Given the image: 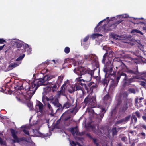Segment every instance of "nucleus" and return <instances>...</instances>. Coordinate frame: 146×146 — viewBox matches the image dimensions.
<instances>
[{
    "label": "nucleus",
    "mask_w": 146,
    "mask_h": 146,
    "mask_svg": "<svg viewBox=\"0 0 146 146\" xmlns=\"http://www.w3.org/2000/svg\"><path fill=\"white\" fill-rule=\"evenodd\" d=\"M48 76H45L43 78L35 80L31 83L26 85L25 87L23 86L21 82H17L14 86L15 89L18 91L19 94L23 95L26 100L31 99L38 88L40 86L45 85L47 84L45 82L46 80L50 79Z\"/></svg>",
    "instance_id": "f257e3e1"
},
{
    "label": "nucleus",
    "mask_w": 146,
    "mask_h": 146,
    "mask_svg": "<svg viewBox=\"0 0 146 146\" xmlns=\"http://www.w3.org/2000/svg\"><path fill=\"white\" fill-rule=\"evenodd\" d=\"M113 52L111 50H107L103 56L102 62L104 64V72L107 73H109V76L110 75L115 76L117 69H119V71L125 68L126 66L122 61H117L115 63L116 68L117 70L115 69L113 71V66L111 63V58L113 56Z\"/></svg>",
    "instance_id": "f03ea898"
},
{
    "label": "nucleus",
    "mask_w": 146,
    "mask_h": 146,
    "mask_svg": "<svg viewBox=\"0 0 146 146\" xmlns=\"http://www.w3.org/2000/svg\"><path fill=\"white\" fill-rule=\"evenodd\" d=\"M63 78V76H59L55 83H50V84L51 86L48 88L46 92L51 91L53 92H56L62 82Z\"/></svg>",
    "instance_id": "7ed1b4c3"
},
{
    "label": "nucleus",
    "mask_w": 146,
    "mask_h": 146,
    "mask_svg": "<svg viewBox=\"0 0 146 146\" xmlns=\"http://www.w3.org/2000/svg\"><path fill=\"white\" fill-rule=\"evenodd\" d=\"M83 102L86 105L88 104V107L90 108H95L96 106V97L91 96L90 94L85 98Z\"/></svg>",
    "instance_id": "20e7f679"
},
{
    "label": "nucleus",
    "mask_w": 146,
    "mask_h": 146,
    "mask_svg": "<svg viewBox=\"0 0 146 146\" xmlns=\"http://www.w3.org/2000/svg\"><path fill=\"white\" fill-rule=\"evenodd\" d=\"M80 85L82 86H84L87 93L90 94H92L94 90H96L98 87L96 84L93 82H90L87 84L85 83H81Z\"/></svg>",
    "instance_id": "39448f33"
},
{
    "label": "nucleus",
    "mask_w": 146,
    "mask_h": 146,
    "mask_svg": "<svg viewBox=\"0 0 146 146\" xmlns=\"http://www.w3.org/2000/svg\"><path fill=\"white\" fill-rule=\"evenodd\" d=\"M10 130L11 131V136L13 138L12 141L14 143H19L20 142L23 141H26V139L24 137L19 138L17 135V131L13 129H10Z\"/></svg>",
    "instance_id": "423d86ee"
},
{
    "label": "nucleus",
    "mask_w": 146,
    "mask_h": 146,
    "mask_svg": "<svg viewBox=\"0 0 146 146\" xmlns=\"http://www.w3.org/2000/svg\"><path fill=\"white\" fill-rule=\"evenodd\" d=\"M92 73H88L84 75V79H81L82 77H79L77 78L76 79V81L77 82H79V83L80 84L82 83V82H90L92 80V77L93 74V72L92 70Z\"/></svg>",
    "instance_id": "0eeeda50"
},
{
    "label": "nucleus",
    "mask_w": 146,
    "mask_h": 146,
    "mask_svg": "<svg viewBox=\"0 0 146 146\" xmlns=\"http://www.w3.org/2000/svg\"><path fill=\"white\" fill-rule=\"evenodd\" d=\"M74 99L71 98L69 99L67 98V102L64 104L63 106H61L60 108H58L57 110V111H62L65 108H68L72 106H73V105L74 102Z\"/></svg>",
    "instance_id": "6e6552de"
},
{
    "label": "nucleus",
    "mask_w": 146,
    "mask_h": 146,
    "mask_svg": "<svg viewBox=\"0 0 146 146\" xmlns=\"http://www.w3.org/2000/svg\"><path fill=\"white\" fill-rule=\"evenodd\" d=\"M88 73H92V70L89 68H86L82 66L79 67L78 70L76 72V73L80 76L82 75H84Z\"/></svg>",
    "instance_id": "1a4fd4ad"
},
{
    "label": "nucleus",
    "mask_w": 146,
    "mask_h": 146,
    "mask_svg": "<svg viewBox=\"0 0 146 146\" xmlns=\"http://www.w3.org/2000/svg\"><path fill=\"white\" fill-rule=\"evenodd\" d=\"M126 71L127 74H130L131 75H141L145 74L144 72L139 73L138 72V68H132L130 69L126 68Z\"/></svg>",
    "instance_id": "9d476101"
},
{
    "label": "nucleus",
    "mask_w": 146,
    "mask_h": 146,
    "mask_svg": "<svg viewBox=\"0 0 146 146\" xmlns=\"http://www.w3.org/2000/svg\"><path fill=\"white\" fill-rule=\"evenodd\" d=\"M112 97L108 93L106 94L103 98L104 103L105 106L108 107L112 101Z\"/></svg>",
    "instance_id": "9b49d317"
},
{
    "label": "nucleus",
    "mask_w": 146,
    "mask_h": 146,
    "mask_svg": "<svg viewBox=\"0 0 146 146\" xmlns=\"http://www.w3.org/2000/svg\"><path fill=\"white\" fill-rule=\"evenodd\" d=\"M78 84H76L74 85H72L70 87V88L68 90L69 92L70 93H72L75 91L77 90H82V88L80 85V84L79 82H77Z\"/></svg>",
    "instance_id": "f8f14e48"
},
{
    "label": "nucleus",
    "mask_w": 146,
    "mask_h": 146,
    "mask_svg": "<svg viewBox=\"0 0 146 146\" xmlns=\"http://www.w3.org/2000/svg\"><path fill=\"white\" fill-rule=\"evenodd\" d=\"M131 117L130 115H129L125 118H122L119 120L116 121V124H125L129 121Z\"/></svg>",
    "instance_id": "ddd939ff"
},
{
    "label": "nucleus",
    "mask_w": 146,
    "mask_h": 146,
    "mask_svg": "<svg viewBox=\"0 0 146 146\" xmlns=\"http://www.w3.org/2000/svg\"><path fill=\"white\" fill-rule=\"evenodd\" d=\"M130 102H124V103L121 105V106L119 108L120 111L122 113H125L128 108V103H130Z\"/></svg>",
    "instance_id": "4468645a"
},
{
    "label": "nucleus",
    "mask_w": 146,
    "mask_h": 146,
    "mask_svg": "<svg viewBox=\"0 0 146 146\" xmlns=\"http://www.w3.org/2000/svg\"><path fill=\"white\" fill-rule=\"evenodd\" d=\"M67 84L64 83L61 87L60 90L57 92V95L60 96L61 95H64L66 92V88Z\"/></svg>",
    "instance_id": "2eb2a0df"
},
{
    "label": "nucleus",
    "mask_w": 146,
    "mask_h": 146,
    "mask_svg": "<svg viewBox=\"0 0 146 146\" xmlns=\"http://www.w3.org/2000/svg\"><path fill=\"white\" fill-rule=\"evenodd\" d=\"M122 76H124V80H127V76L126 74L123 72H120L118 71V75L116 78V81L117 83H118L119 81V79Z\"/></svg>",
    "instance_id": "dca6fc26"
},
{
    "label": "nucleus",
    "mask_w": 146,
    "mask_h": 146,
    "mask_svg": "<svg viewBox=\"0 0 146 146\" xmlns=\"http://www.w3.org/2000/svg\"><path fill=\"white\" fill-rule=\"evenodd\" d=\"M34 135L37 137H40L42 138H44L47 137L48 136L47 135L43 134L40 132L38 130L32 129Z\"/></svg>",
    "instance_id": "f3484780"
},
{
    "label": "nucleus",
    "mask_w": 146,
    "mask_h": 146,
    "mask_svg": "<svg viewBox=\"0 0 146 146\" xmlns=\"http://www.w3.org/2000/svg\"><path fill=\"white\" fill-rule=\"evenodd\" d=\"M122 95L123 98L124 102H131L132 99L131 98H128V94L126 92H124L122 94Z\"/></svg>",
    "instance_id": "a211bd4d"
},
{
    "label": "nucleus",
    "mask_w": 146,
    "mask_h": 146,
    "mask_svg": "<svg viewBox=\"0 0 146 146\" xmlns=\"http://www.w3.org/2000/svg\"><path fill=\"white\" fill-rule=\"evenodd\" d=\"M50 103H52L55 107L58 108H60L61 106V104L59 103V100L57 98H55L53 101L50 102Z\"/></svg>",
    "instance_id": "6ab92c4d"
},
{
    "label": "nucleus",
    "mask_w": 146,
    "mask_h": 146,
    "mask_svg": "<svg viewBox=\"0 0 146 146\" xmlns=\"http://www.w3.org/2000/svg\"><path fill=\"white\" fill-rule=\"evenodd\" d=\"M101 113H100L99 114L98 116V117H100L99 119L100 121L102 120L104 116V114L106 112V110H105L104 108L102 107L101 108Z\"/></svg>",
    "instance_id": "aec40b11"
},
{
    "label": "nucleus",
    "mask_w": 146,
    "mask_h": 146,
    "mask_svg": "<svg viewBox=\"0 0 146 146\" xmlns=\"http://www.w3.org/2000/svg\"><path fill=\"white\" fill-rule=\"evenodd\" d=\"M104 20L107 21V23H108L110 21V20L109 19V18L108 17H107L106 18V19H104V20L101 21L98 23L96 26L95 27L94 29L95 31H98L97 30V29L98 28V27L100 25V24L102 23L103 22V21Z\"/></svg>",
    "instance_id": "412c9836"
},
{
    "label": "nucleus",
    "mask_w": 146,
    "mask_h": 146,
    "mask_svg": "<svg viewBox=\"0 0 146 146\" xmlns=\"http://www.w3.org/2000/svg\"><path fill=\"white\" fill-rule=\"evenodd\" d=\"M144 19L143 18H136L135 19L134 18V22H132V23H134V24H139V23H142L144 25H146V23H145L143 22H141L139 21V20L140 19Z\"/></svg>",
    "instance_id": "4be33fe9"
},
{
    "label": "nucleus",
    "mask_w": 146,
    "mask_h": 146,
    "mask_svg": "<svg viewBox=\"0 0 146 146\" xmlns=\"http://www.w3.org/2000/svg\"><path fill=\"white\" fill-rule=\"evenodd\" d=\"M19 64L20 63H12L8 66V68L9 70H11L13 68L18 66Z\"/></svg>",
    "instance_id": "5701e85b"
},
{
    "label": "nucleus",
    "mask_w": 146,
    "mask_h": 146,
    "mask_svg": "<svg viewBox=\"0 0 146 146\" xmlns=\"http://www.w3.org/2000/svg\"><path fill=\"white\" fill-rule=\"evenodd\" d=\"M36 106H38L39 107V110L40 112H42L43 110V105L40 101H38Z\"/></svg>",
    "instance_id": "b1692460"
},
{
    "label": "nucleus",
    "mask_w": 146,
    "mask_h": 146,
    "mask_svg": "<svg viewBox=\"0 0 146 146\" xmlns=\"http://www.w3.org/2000/svg\"><path fill=\"white\" fill-rule=\"evenodd\" d=\"M90 127L92 128V129H94L96 130V131H98V133H97L98 135H99L102 134V132L99 130L98 125H97L96 126L91 125L90 126Z\"/></svg>",
    "instance_id": "393cba45"
},
{
    "label": "nucleus",
    "mask_w": 146,
    "mask_h": 146,
    "mask_svg": "<svg viewBox=\"0 0 146 146\" xmlns=\"http://www.w3.org/2000/svg\"><path fill=\"white\" fill-rule=\"evenodd\" d=\"M137 78L136 76L134 77L133 78H131L129 79H128L127 78V80H125L126 81L125 83V84H126L129 85V84L131 83L134 81V78Z\"/></svg>",
    "instance_id": "a878e982"
},
{
    "label": "nucleus",
    "mask_w": 146,
    "mask_h": 146,
    "mask_svg": "<svg viewBox=\"0 0 146 146\" xmlns=\"http://www.w3.org/2000/svg\"><path fill=\"white\" fill-rule=\"evenodd\" d=\"M110 79L109 78L107 77L105 78L104 79L102 80L101 82L102 84L105 85V84H107L109 82Z\"/></svg>",
    "instance_id": "bb28decb"
},
{
    "label": "nucleus",
    "mask_w": 146,
    "mask_h": 146,
    "mask_svg": "<svg viewBox=\"0 0 146 146\" xmlns=\"http://www.w3.org/2000/svg\"><path fill=\"white\" fill-rule=\"evenodd\" d=\"M65 114L64 113L62 116L61 117V119H63V120L64 121V123L65 124V123L66 121H68L71 118V117L70 116H68L67 117H65V118H64V115Z\"/></svg>",
    "instance_id": "cd10ccee"
},
{
    "label": "nucleus",
    "mask_w": 146,
    "mask_h": 146,
    "mask_svg": "<svg viewBox=\"0 0 146 146\" xmlns=\"http://www.w3.org/2000/svg\"><path fill=\"white\" fill-rule=\"evenodd\" d=\"M15 45L18 48H21L23 45L22 42L16 41L15 42Z\"/></svg>",
    "instance_id": "c85d7f7f"
},
{
    "label": "nucleus",
    "mask_w": 146,
    "mask_h": 146,
    "mask_svg": "<svg viewBox=\"0 0 146 146\" xmlns=\"http://www.w3.org/2000/svg\"><path fill=\"white\" fill-rule=\"evenodd\" d=\"M89 38V36L88 35L85 37L83 39L81 40V45H84L85 44V43L87 42Z\"/></svg>",
    "instance_id": "c756f323"
},
{
    "label": "nucleus",
    "mask_w": 146,
    "mask_h": 146,
    "mask_svg": "<svg viewBox=\"0 0 146 146\" xmlns=\"http://www.w3.org/2000/svg\"><path fill=\"white\" fill-rule=\"evenodd\" d=\"M109 24V26L110 27V29H108V30H113V29H114L117 26L116 24L114 23V22H112L111 24Z\"/></svg>",
    "instance_id": "7c9ffc66"
},
{
    "label": "nucleus",
    "mask_w": 146,
    "mask_h": 146,
    "mask_svg": "<svg viewBox=\"0 0 146 146\" xmlns=\"http://www.w3.org/2000/svg\"><path fill=\"white\" fill-rule=\"evenodd\" d=\"M70 144L71 146H76V145L78 146H82L79 142H75L73 141H70Z\"/></svg>",
    "instance_id": "2f4dec72"
},
{
    "label": "nucleus",
    "mask_w": 146,
    "mask_h": 146,
    "mask_svg": "<svg viewBox=\"0 0 146 146\" xmlns=\"http://www.w3.org/2000/svg\"><path fill=\"white\" fill-rule=\"evenodd\" d=\"M106 24H104L102 26V28L104 29V30L105 31L107 32L110 31H111V30H108V29H110V27L109 26V24L108 25V27H106Z\"/></svg>",
    "instance_id": "473e14b6"
},
{
    "label": "nucleus",
    "mask_w": 146,
    "mask_h": 146,
    "mask_svg": "<svg viewBox=\"0 0 146 146\" xmlns=\"http://www.w3.org/2000/svg\"><path fill=\"white\" fill-rule=\"evenodd\" d=\"M102 35L100 34H96L94 33L92 34L91 35V38L92 39H94L97 37H98L99 36H102Z\"/></svg>",
    "instance_id": "72a5a7b5"
},
{
    "label": "nucleus",
    "mask_w": 146,
    "mask_h": 146,
    "mask_svg": "<svg viewBox=\"0 0 146 146\" xmlns=\"http://www.w3.org/2000/svg\"><path fill=\"white\" fill-rule=\"evenodd\" d=\"M91 58V61L92 62H96L97 61V57L94 55L92 54V56Z\"/></svg>",
    "instance_id": "f704fd0d"
},
{
    "label": "nucleus",
    "mask_w": 146,
    "mask_h": 146,
    "mask_svg": "<svg viewBox=\"0 0 146 146\" xmlns=\"http://www.w3.org/2000/svg\"><path fill=\"white\" fill-rule=\"evenodd\" d=\"M92 56V54L85 55L84 56V59L90 62L91 60V58Z\"/></svg>",
    "instance_id": "c9c22d12"
},
{
    "label": "nucleus",
    "mask_w": 146,
    "mask_h": 146,
    "mask_svg": "<svg viewBox=\"0 0 146 146\" xmlns=\"http://www.w3.org/2000/svg\"><path fill=\"white\" fill-rule=\"evenodd\" d=\"M23 49H21V51L23 52L26 51L25 49L27 48H28L29 47V45L25 43L23 44V45L22 46Z\"/></svg>",
    "instance_id": "e433bc0d"
},
{
    "label": "nucleus",
    "mask_w": 146,
    "mask_h": 146,
    "mask_svg": "<svg viewBox=\"0 0 146 146\" xmlns=\"http://www.w3.org/2000/svg\"><path fill=\"white\" fill-rule=\"evenodd\" d=\"M92 108H90L88 107L87 108L86 111L88 112L89 113H91L92 115H93L94 114H95L94 111L92 109Z\"/></svg>",
    "instance_id": "4c0bfd02"
},
{
    "label": "nucleus",
    "mask_w": 146,
    "mask_h": 146,
    "mask_svg": "<svg viewBox=\"0 0 146 146\" xmlns=\"http://www.w3.org/2000/svg\"><path fill=\"white\" fill-rule=\"evenodd\" d=\"M136 33L140 34L141 35H143V33H142L141 31L137 29H133L131 31V33Z\"/></svg>",
    "instance_id": "58836bf2"
},
{
    "label": "nucleus",
    "mask_w": 146,
    "mask_h": 146,
    "mask_svg": "<svg viewBox=\"0 0 146 146\" xmlns=\"http://www.w3.org/2000/svg\"><path fill=\"white\" fill-rule=\"evenodd\" d=\"M111 81H112L111 83V86L112 87L116 86L117 85L118 83H117L116 81H115L114 80H113V79H111Z\"/></svg>",
    "instance_id": "ea45409f"
},
{
    "label": "nucleus",
    "mask_w": 146,
    "mask_h": 146,
    "mask_svg": "<svg viewBox=\"0 0 146 146\" xmlns=\"http://www.w3.org/2000/svg\"><path fill=\"white\" fill-rule=\"evenodd\" d=\"M25 54H23L22 55L20 56L16 60L17 61H19L22 60L25 56Z\"/></svg>",
    "instance_id": "a19ab883"
},
{
    "label": "nucleus",
    "mask_w": 146,
    "mask_h": 146,
    "mask_svg": "<svg viewBox=\"0 0 146 146\" xmlns=\"http://www.w3.org/2000/svg\"><path fill=\"white\" fill-rule=\"evenodd\" d=\"M128 91L130 93H133L135 94L136 93L135 89L133 88H130L128 89Z\"/></svg>",
    "instance_id": "79ce46f5"
},
{
    "label": "nucleus",
    "mask_w": 146,
    "mask_h": 146,
    "mask_svg": "<svg viewBox=\"0 0 146 146\" xmlns=\"http://www.w3.org/2000/svg\"><path fill=\"white\" fill-rule=\"evenodd\" d=\"M118 131L116 130V128L114 127L112 129V135L114 136L117 134Z\"/></svg>",
    "instance_id": "37998d69"
},
{
    "label": "nucleus",
    "mask_w": 146,
    "mask_h": 146,
    "mask_svg": "<svg viewBox=\"0 0 146 146\" xmlns=\"http://www.w3.org/2000/svg\"><path fill=\"white\" fill-rule=\"evenodd\" d=\"M47 106L49 108V110L51 111V113H53V110L52 108V107L51 105L49 103H48L47 104Z\"/></svg>",
    "instance_id": "c03bdc74"
},
{
    "label": "nucleus",
    "mask_w": 146,
    "mask_h": 146,
    "mask_svg": "<svg viewBox=\"0 0 146 146\" xmlns=\"http://www.w3.org/2000/svg\"><path fill=\"white\" fill-rule=\"evenodd\" d=\"M0 144L3 145H6V143L5 141H3V139L0 137Z\"/></svg>",
    "instance_id": "a18cd8bd"
},
{
    "label": "nucleus",
    "mask_w": 146,
    "mask_h": 146,
    "mask_svg": "<svg viewBox=\"0 0 146 146\" xmlns=\"http://www.w3.org/2000/svg\"><path fill=\"white\" fill-rule=\"evenodd\" d=\"M70 51V48L68 47H66L64 49V51L66 54L69 53Z\"/></svg>",
    "instance_id": "49530a36"
},
{
    "label": "nucleus",
    "mask_w": 146,
    "mask_h": 146,
    "mask_svg": "<svg viewBox=\"0 0 146 146\" xmlns=\"http://www.w3.org/2000/svg\"><path fill=\"white\" fill-rule=\"evenodd\" d=\"M76 104L75 106L74 107H73L72 109H71L68 110L69 112L72 113L74 112V110H75V108L77 106V103L76 102Z\"/></svg>",
    "instance_id": "de8ad7c7"
},
{
    "label": "nucleus",
    "mask_w": 146,
    "mask_h": 146,
    "mask_svg": "<svg viewBox=\"0 0 146 146\" xmlns=\"http://www.w3.org/2000/svg\"><path fill=\"white\" fill-rule=\"evenodd\" d=\"M134 119V120L135 123L137 121V119L136 116L135 115H132L131 117V120Z\"/></svg>",
    "instance_id": "09e8293b"
},
{
    "label": "nucleus",
    "mask_w": 146,
    "mask_h": 146,
    "mask_svg": "<svg viewBox=\"0 0 146 146\" xmlns=\"http://www.w3.org/2000/svg\"><path fill=\"white\" fill-rule=\"evenodd\" d=\"M139 135L140 137H142V138L143 139H144L145 137V134L143 132H142L139 133Z\"/></svg>",
    "instance_id": "8fccbe9b"
},
{
    "label": "nucleus",
    "mask_w": 146,
    "mask_h": 146,
    "mask_svg": "<svg viewBox=\"0 0 146 146\" xmlns=\"http://www.w3.org/2000/svg\"><path fill=\"white\" fill-rule=\"evenodd\" d=\"M93 140V142L94 143L96 146H98L99 143L97 142V140L96 139L94 138H93L92 139Z\"/></svg>",
    "instance_id": "3c124183"
},
{
    "label": "nucleus",
    "mask_w": 146,
    "mask_h": 146,
    "mask_svg": "<svg viewBox=\"0 0 146 146\" xmlns=\"http://www.w3.org/2000/svg\"><path fill=\"white\" fill-rule=\"evenodd\" d=\"M28 106L31 109L33 107V103L31 102H29L27 103Z\"/></svg>",
    "instance_id": "603ef678"
},
{
    "label": "nucleus",
    "mask_w": 146,
    "mask_h": 146,
    "mask_svg": "<svg viewBox=\"0 0 146 146\" xmlns=\"http://www.w3.org/2000/svg\"><path fill=\"white\" fill-rule=\"evenodd\" d=\"M135 114L136 116L138 118H140L141 117V115L140 114V113L138 111H137L135 112Z\"/></svg>",
    "instance_id": "864d4df0"
},
{
    "label": "nucleus",
    "mask_w": 146,
    "mask_h": 146,
    "mask_svg": "<svg viewBox=\"0 0 146 146\" xmlns=\"http://www.w3.org/2000/svg\"><path fill=\"white\" fill-rule=\"evenodd\" d=\"M24 127V129L23 130V132L26 134L29 135V131L26 129L25 127Z\"/></svg>",
    "instance_id": "5fc2aeb1"
},
{
    "label": "nucleus",
    "mask_w": 146,
    "mask_h": 146,
    "mask_svg": "<svg viewBox=\"0 0 146 146\" xmlns=\"http://www.w3.org/2000/svg\"><path fill=\"white\" fill-rule=\"evenodd\" d=\"M75 133L77 135H81L80 133L79 132L78 130L76 128L75 131Z\"/></svg>",
    "instance_id": "6e6d98bb"
},
{
    "label": "nucleus",
    "mask_w": 146,
    "mask_h": 146,
    "mask_svg": "<svg viewBox=\"0 0 146 146\" xmlns=\"http://www.w3.org/2000/svg\"><path fill=\"white\" fill-rule=\"evenodd\" d=\"M117 105H119L121 104L122 103V100L121 97L117 100Z\"/></svg>",
    "instance_id": "4d7b16f0"
},
{
    "label": "nucleus",
    "mask_w": 146,
    "mask_h": 146,
    "mask_svg": "<svg viewBox=\"0 0 146 146\" xmlns=\"http://www.w3.org/2000/svg\"><path fill=\"white\" fill-rule=\"evenodd\" d=\"M76 128L74 127H72L70 129V131L72 134L73 135L75 134V130Z\"/></svg>",
    "instance_id": "13d9d810"
},
{
    "label": "nucleus",
    "mask_w": 146,
    "mask_h": 146,
    "mask_svg": "<svg viewBox=\"0 0 146 146\" xmlns=\"http://www.w3.org/2000/svg\"><path fill=\"white\" fill-rule=\"evenodd\" d=\"M121 140L122 141L125 142L126 141H127V137H126L125 136L122 137L121 138Z\"/></svg>",
    "instance_id": "bf43d9fd"
},
{
    "label": "nucleus",
    "mask_w": 146,
    "mask_h": 146,
    "mask_svg": "<svg viewBox=\"0 0 146 146\" xmlns=\"http://www.w3.org/2000/svg\"><path fill=\"white\" fill-rule=\"evenodd\" d=\"M6 42V41L3 39L0 38V44H3Z\"/></svg>",
    "instance_id": "052dcab7"
},
{
    "label": "nucleus",
    "mask_w": 146,
    "mask_h": 146,
    "mask_svg": "<svg viewBox=\"0 0 146 146\" xmlns=\"http://www.w3.org/2000/svg\"><path fill=\"white\" fill-rule=\"evenodd\" d=\"M122 21V20H118L116 21L115 22H114V23L116 24V25L117 26V25L121 23Z\"/></svg>",
    "instance_id": "680f3d73"
},
{
    "label": "nucleus",
    "mask_w": 146,
    "mask_h": 146,
    "mask_svg": "<svg viewBox=\"0 0 146 146\" xmlns=\"http://www.w3.org/2000/svg\"><path fill=\"white\" fill-rule=\"evenodd\" d=\"M61 118H60V119H58L57 120V121H56V125H58L60 123V121H61Z\"/></svg>",
    "instance_id": "e2e57ef3"
},
{
    "label": "nucleus",
    "mask_w": 146,
    "mask_h": 146,
    "mask_svg": "<svg viewBox=\"0 0 146 146\" xmlns=\"http://www.w3.org/2000/svg\"><path fill=\"white\" fill-rule=\"evenodd\" d=\"M87 136L91 139H93L92 137L89 134H87Z\"/></svg>",
    "instance_id": "0e129e2a"
},
{
    "label": "nucleus",
    "mask_w": 146,
    "mask_h": 146,
    "mask_svg": "<svg viewBox=\"0 0 146 146\" xmlns=\"http://www.w3.org/2000/svg\"><path fill=\"white\" fill-rule=\"evenodd\" d=\"M50 99L51 100H50V102H52L54 100L55 98L53 97V96H51L49 97Z\"/></svg>",
    "instance_id": "69168bd1"
},
{
    "label": "nucleus",
    "mask_w": 146,
    "mask_h": 146,
    "mask_svg": "<svg viewBox=\"0 0 146 146\" xmlns=\"http://www.w3.org/2000/svg\"><path fill=\"white\" fill-rule=\"evenodd\" d=\"M138 98H135V104H137L138 102Z\"/></svg>",
    "instance_id": "338daca9"
},
{
    "label": "nucleus",
    "mask_w": 146,
    "mask_h": 146,
    "mask_svg": "<svg viewBox=\"0 0 146 146\" xmlns=\"http://www.w3.org/2000/svg\"><path fill=\"white\" fill-rule=\"evenodd\" d=\"M31 50L30 49V48H29V49L27 50V52L28 53V54H31Z\"/></svg>",
    "instance_id": "774afa93"
}]
</instances>
